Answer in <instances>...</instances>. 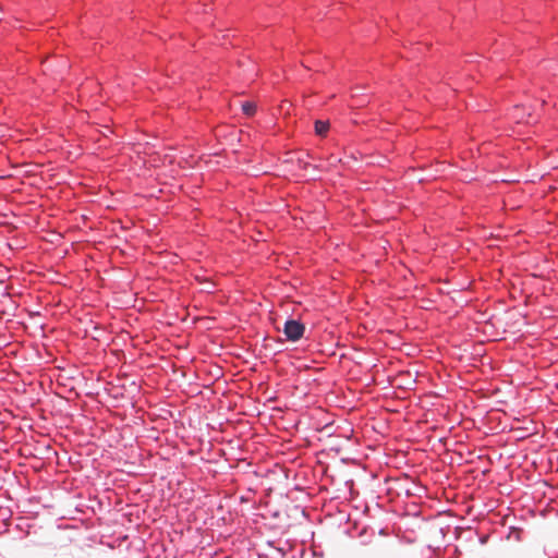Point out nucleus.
Masks as SVG:
<instances>
[{
    "instance_id": "obj_1",
    "label": "nucleus",
    "mask_w": 558,
    "mask_h": 558,
    "mask_svg": "<svg viewBox=\"0 0 558 558\" xmlns=\"http://www.w3.org/2000/svg\"><path fill=\"white\" fill-rule=\"evenodd\" d=\"M304 331L305 326L301 322L294 319L287 320L283 327V332L290 341L300 340L303 337Z\"/></svg>"
},
{
    "instance_id": "obj_2",
    "label": "nucleus",
    "mask_w": 558,
    "mask_h": 558,
    "mask_svg": "<svg viewBox=\"0 0 558 558\" xmlns=\"http://www.w3.org/2000/svg\"><path fill=\"white\" fill-rule=\"evenodd\" d=\"M329 131V123L325 121L317 120L315 122V132L317 135L325 136Z\"/></svg>"
},
{
    "instance_id": "obj_3",
    "label": "nucleus",
    "mask_w": 558,
    "mask_h": 558,
    "mask_svg": "<svg viewBox=\"0 0 558 558\" xmlns=\"http://www.w3.org/2000/svg\"><path fill=\"white\" fill-rule=\"evenodd\" d=\"M242 110L246 116L251 117L256 112V105L254 102L246 101L242 105Z\"/></svg>"
}]
</instances>
